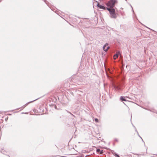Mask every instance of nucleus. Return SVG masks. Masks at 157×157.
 I'll use <instances>...</instances> for the list:
<instances>
[{"label":"nucleus","instance_id":"obj_2","mask_svg":"<svg viewBox=\"0 0 157 157\" xmlns=\"http://www.w3.org/2000/svg\"><path fill=\"white\" fill-rule=\"evenodd\" d=\"M106 9L109 11L111 17L114 18L116 17L117 16L115 13V10L114 8L111 9L108 7L106 8Z\"/></svg>","mask_w":157,"mask_h":157},{"label":"nucleus","instance_id":"obj_10","mask_svg":"<svg viewBox=\"0 0 157 157\" xmlns=\"http://www.w3.org/2000/svg\"><path fill=\"white\" fill-rule=\"evenodd\" d=\"M117 157H120L118 155H117Z\"/></svg>","mask_w":157,"mask_h":157},{"label":"nucleus","instance_id":"obj_6","mask_svg":"<svg viewBox=\"0 0 157 157\" xmlns=\"http://www.w3.org/2000/svg\"><path fill=\"white\" fill-rule=\"evenodd\" d=\"M128 98V97H124L123 96H122L121 97L120 99L122 101H126V100L125 98Z\"/></svg>","mask_w":157,"mask_h":157},{"label":"nucleus","instance_id":"obj_9","mask_svg":"<svg viewBox=\"0 0 157 157\" xmlns=\"http://www.w3.org/2000/svg\"><path fill=\"white\" fill-rule=\"evenodd\" d=\"M95 121L96 122H98V119H97V118H95Z\"/></svg>","mask_w":157,"mask_h":157},{"label":"nucleus","instance_id":"obj_3","mask_svg":"<svg viewBox=\"0 0 157 157\" xmlns=\"http://www.w3.org/2000/svg\"><path fill=\"white\" fill-rule=\"evenodd\" d=\"M108 44L106 43L104 46L103 48L104 51L106 52L109 49V47L108 46Z\"/></svg>","mask_w":157,"mask_h":157},{"label":"nucleus","instance_id":"obj_7","mask_svg":"<svg viewBox=\"0 0 157 157\" xmlns=\"http://www.w3.org/2000/svg\"><path fill=\"white\" fill-rule=\"evenodd\" d=\"M30 101L29 102H28V103H26L25 105H24L23 106V108H24L29 103H31L33 101Z\"/></svg>","mask_w":157,"mask_h":157},{"label":"nucleus","instance_id":"obj_4","mask_svg":"<svg viewBox=\"0 0 157 157\" xmlns=\"http://www.w3.org/2000/svg\"><path fill=\"white\" fill-rule=\"evenodd\" d=\"M96 2H97V6L100 8L103 9L104 10H105L106 9V8H105V6L101 5H100L99 3L97 1Z\"/></svg>","mask_w":157,"mask_h":157},{"label":"nucleus","instance_id":"obj_1","mask_svg":"<svg viewBox=\"0 0 157 157\" xmlns=\"http://www.w3.org/2000/svg\"><path fill=\"white\" fill-rule=\"evenodd\" d=\"M117 1L115 0H111L106 3V5L109 7L110 8H113L115 4L117 3Z\"/></svg>","mask_w":157,"mask_h":157},{"label":"nucleus","instance_id":"obj_8","mask_svg":"<svg viewBox=\"0 0 157 157\" xmlns=\"http://www.w3.org/2000/svg\"><path fill=\"white\" fill-rule=\"evenodd\" d=\"M97 152H99L101 154H102L103 153L102 151H101L99 149H97Z\"/></svg>","mask_w":157,"mask_h":157},{"label":"nucleus","instance_id":"obj_5","mask_svg":"<svg viewBox=\"0 0 157 157\" xmlns=\"http://www.w3.org/2000/svg\"><path fill=\"white\" fill-rule=\"evenodd\" d=\"M119 54H120V52H117L116 54L114 55L113 57L114 59H116L118 57Z\"/></svg>","mask_w":157,"mask_h":157}]
</instances>
